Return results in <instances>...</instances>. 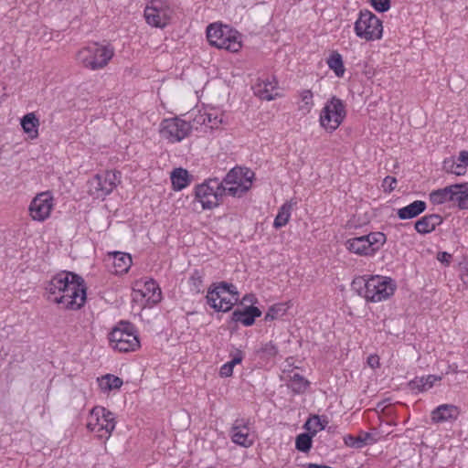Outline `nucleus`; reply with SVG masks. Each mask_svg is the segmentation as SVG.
Returning <instances> with one entry per match:
<instances>
[{
    "mask_svg": "<svg viewBox=\"0 0 468 468\" xmlns=\"http://www.w3.org/2000/svg\"><path fill=\"white\" fill-rule=\"evenodd\" d=\"M47 299L65 309L77 311L85 305L87 287L84 279L79 274L62 271L55 274L45 285Z\"/></svg>",
    "mask_w": 468,
    "mask_h": 468,
    "instance_id": "f257e3e1",
    "label": "nucleus"
},
{
    "mask_svg": "<svg viewBox=\"0 0 468 468\" xmlns=\"http://www.w3.org/2000/svg\"><path fill=\"white\" fill-rule=\"evenodd\" d=\"M359 296L367 302L378 303L388 299L395 292L396 283L391 278L379 275L358 276L351 283Z\"/></svg>",
    "mask_w": 468,
    "mask_h": 468,
    "instance_id": "f03ea898",
    "label": "nucleus"
},
{
    "mask_svg": "<svg viewBox=\"0 0 468 468\" xmlns=\"http://www.w3.org/2000/svg\"><path fill=\"white\" fill-rule=\"evenodd\" d=\"M110 346L119 352H133L140 347L134 325L127 321L119 322L108 335Z\"/></svg>",
    "mask_w": 468,
    "mask_h": 468,
    "instance_id": "7ed1b4c3",
    "label": "nucleus"
},
{
    "mask_svg": "<svg viewBox=\"0 0 468 468\" xmlns=\"http://www.w3.org/2000/svg\"><path fill=\"white\" fill-rule=\"evenodd\" d=\"M113 55L114 48L111 45L100 46L93 43L80 49L76 58L83 67L97 70L107 66Z\"/></svg>",
    "mask_w": 468,
    "mask_h": 468,
    "instance_id": "20e7f679",
    "label": "nucleus"
},
{
    "mask_svg": "<svg viewBox=\"0 0 468 468\" xmlns=\"http://www.w3.org/2000/svg\"><path fill=\"white\" fill-rule=\"evenodd\" d=\"M207 38L211 46L230 52H238L241 48L237 32L221 24H210L207 28Z\"/></svg>",
    "mask_w": 468,
    "mask_h": 468,
    "instance_id": "39448f33",
    "label": "nucleus"
},
{
    "mask_svg": "<svg viewBox=\"0 0 468 468\" xmlns=\"http://www.w3.org/2000/svg\"><path fill=\"white\" fill-rule=\"evenodd\" d=\"M354 30L359 38L366 41L378 40L383 35L382 21L371 11L360 10Z\"/></svg>",
    "mask_w": 468,
    "mask_h": 468,
    "instance_id": "423d86ee",
    "label": "nucleus"
},
{
    "mask_svg": "<svg viewBox=\"0 0 468 468\" xmlns=\"http://www.w3.org/2000/svg\"><path fill=\"white\" fill-rule=\"evenodd\" d=\"M346 117V104L336 96L331 97L321 111L319 122L327 132H335Z\"/></svg>",
    "mask_w": 468,
    "mask_h": 468,
    "instance_id": "0eeeda50",
    "label": "nucleus"
},
{
    "mask_svg": "<svg viewBox=\"0 0 468 468\" xmlns=\"http://www.w3.org/2000/svg\"><path fill=\"white\" fill-rule=\"evenodd\" d=\"M114 414L103 407L96 406L90 413L87 428L100 439H109L115 429Z\"/></svg>",
    "mask_w": 468,
    "mask_h": 468,
    "instance_id": "6e6552de",
    "label": "nucleus"
},
{
    "mask_svg": "<svg viewBox=\"0 0 468 468\" xmlns=\"http://www.w3.org/2000/svg\"><path fill=\"white\" fill-rule=\"evenodd\" d=\"M173 9L167 0H150L144 11L146 23L157 28H165L170 24Z\"/></svg>",
    "mask_w": 468,
    "mask_h": 468,
    "instance_id": "1a4fd4ad",
    "label": "nucleus"
},
{
    "mask_svg": "<svg viewBox=\"0 0 468 468\" xmlns=\"http://www.w3.org/2000/svg\"><path fill=\"white\" fill-rule=\"evenodd\" d=\"M219 179L208 178L195 187V200L201 203L203 209H213L218 207L221 201Z\"/></svg>",
    "mask_w": 468,
    "mask_h": 468,
    "instance_id": "9d476101",
    "label": "nucleus"
},
{
    "mask_svg": "<svg viewBox=\"0 0 468 468\" xmlns=\"http://www.w3.org/2000/svg\"><path fill=\"white\" fill-rule=\"evenodd\" d=\"M120 172L105 171L97 174L88 181V193L94 198H104L117 186Z\"/></svg>",
    "mask_w": 468,
    "mask_h": 468,
    "instance_id": "9b49d317",
    "label": "nucleus"
},
{
    "mask_svg": "<svg viewBox=\"0 0 468 468\" xmlns=\"http://www.w3.org/2000/svg\"><path fill=\"white\" fill-rule=\"evenodd\" d=\"M191 131V122L178 117L165 119L160 125L161 135L171 143L181 142L190 134Z\"/></svg>",
    "mask_w": 468,
    "mask_h": 468,
    "instance_id": "f8f14e48",
    "label": "nucleus"
},
{
    "mask_svg": "<svg viewBox=\"0 0 468 468\" xmlns=\"http://www.w3.org/2000/svg\"><path fill=\"white\" fill-rule=\"evenodd\" d=\"M53 206V197L50 192H42L30 202L29 215L35 221H45L49 218Z\"/></svg>",
    "mask_w": 468,
    "mask_h": 468,
    "instance_id": "ddd939ff",
    "label": "nucleus"
},
{
    "mask_svg": "<svg viewBox=\"0 0 468 468\" xmlns=\"http://www.w3.org/2000/svg\"><path fill=\"white\" fill-rule=\"evenodd\" d=\"M207 304L213 308L216 312H229L232 309L233 305L238 302L239 298L234 296H229L226 293L208 288L206 296Z\"/></svg>",
    "mask_w": 468,
    "mask_h": 468,
    "instance_id": "4468645a",
    "label": "nucleus"
},
{
    "mask_svg": "<svg viewBox=\"0 0 468 468\" xmlns=\"http://www.w3.org/2000/svg\"><path fill=\"white\" fill-rule=\"evenodd\" d=\"M250 420L246 419H237L230 430L231 441L245 448L250 447L254 440L250 433Z\"/></svg>",
    "mask_w": 468,
    "mask_h": 468,
    "instance_id": "2eb2a0df",
    "label": "nucleus"
},
{
    "mask_svg": "<svg viewBox=\"0 0 468 468\" xmlns=\"http://www.w3.org/2000/svg\"><path fill=\"white\" fill-rule=\"evenodd\" d=\"M136 286L137 288L134 289V292L140 294L142 298H144L148 304L154 305L161 301V289L153 279H149L144 282H137Z\"/></svg>",
    "mask_w": 468,
    "mask_h": 468,
    "instance_id": "dca6fc26",
    "label": "nucleus"
},
{
    "mask_svg": "<svg viewBox=\"0 0 468 468\" xmlns=\"http://www.w3.org/2000/svg\"><path fill=\"white\" fill-rule=\"evenodd\" d=\"M461 414L459 407L453 404H441L431 412L432 423H444L455 421Z\"/></svg>",
    "mask_w": 468,
    "mask_h": 468,
    "instance_id": "f3484780",
    "label": "nucleus"
},
{
    "mask_svg": "<svg viewBox=\"0 0 468 468\" xmlns=\"http://www.w3.org/2000/svg\"><path fill=\"white\" fill-rule=\"evenodd\" d=\"M277 80L274 77H267L265 79H259L257 83L252 87L254 94L261 100L271 101L274 100L278 93H273L277 89Z\"/></svg>",
    "mask_w": 468,
    "mask_h": 468,
    "instance_id": "a211bd4d",
    "label": "nucleus"
},
{
    "mask_svg": "<svg viewBox=\"0 0 468 468\" xmlns=\"http://www.w3.org/2000/svg\"><path fill=\"white\" fill-rule=\"evenodd\" d=\"M261 315V311L253 305L237 308L231 314V321L240 323L244 326H251L254 324L256 318Z\"/></svg>",
    "mask_w": 468,
    "mask_h": 468,
    "instance_id": "6ab92c4d",
    "label": "nucleus"
},
{
    "mask_svg": "<svg viewBox=\"0 0 468 468\" xmlns=\"http://www.w3.org/2000/svg\"><path fill=\"white\" fill-rule=\"evenodd\" d=\"M443 218L439 214H429L421 217L414 223L415 230L420 235L431 233L441 225Z\"/></svg>",
    "mask_w": 468,
    "mask_h": 468,
    "instance_id": "aec40b11",
    "label": "nucleus"
},
{
    "mask_svg": "<svg viewBox=\"0 0 468 468\" xmlns=\"http://www.w3.org/2000/svg\"><path fill=\"white\" fill-rule=\"evenodd\" d=\"M427 208V204L422 200H415L397 211L399 219H412L422 214Z\"/></svg>",
    "mask_w": 468,
    "mask_h": 468,
    "instance_id": "412c9836",
    "label": "nucleus"
},
{
    "mask_svg": "<svg viewBox=\"0 0 468 468\" xmlns=\"http://www.w3.org/2000/svg\"><path fill=\"white\" fill-rule=\"evenodd\" d=\"M255 355L261 362L269 364L279 356V347L273 341L261 342Z\"/></svg>",
    "mask_w": 468,
    "mask_h": 468,
    "instance_id": "4be33fe9",
    "label": "nucleus"
},
{
    "mask_svg": "<svg viewBox=\"0 0 468 468\" xmlns=\"http://www.w3.org/2000/svg\"><path fill=\"white\" fill-rule=\"evenodd\" d=\"M367 239H366L365 235L360 237H355L352 239H348L346 242V249L355 254L360 256H372V250L367 246Z\"/></svg>",
    "mask_w": 468,
    "mask_h": 468,
    "instance_id": "5701e85b",
    "label": "nucleus"
},
{
    "mask_svg": "<svg viewBox=\"0 0 468 468\" xmlns=\"http://www.w3.org/2000/svg\"><path fill=\"white\" fill-rule=\"evenodd\" d=\"M192 181V176L184 168H175L171 173V182L174 190L180 191L186 187Z\"/></svg>",
    "mask_w": 468,
    "mask_h": 468,
    "instance_id": "b1692460",
    "label": "nucleus"
},
{
    "mask_svg": "<svg viewBox=\"0 0 468 468\" xmlns=\"http://www.w3.org/2000/svg\"><path fill=\"white\" fill-rule=\"evenodd\" d=\"M344 442L348 447L361 449L367 444H372L376 442V439L369 432H361L356 437L351 434L345 436Z\"/></svg>",
    "mask_w": 468,
    "mask_h": 468,
    "instance_id": "393cba45",
    "label": "nucleus"
},
{
    "mask_svg": "<svg viewBox=\"0 0 468 468\" xmlns=\"http://www.w3.org/2000/svg\"><path fill=\"white\" fill-rule=\"evenodd\" d=\"M21 126L30 139H35L38 136L39 120L34 112H29L23 116Z\"/></svg>",
    "mask_w": 468,
    "mask_h": 468,
    "instance_id": "a878e982",
    "label": "nucleus"
},
{
    "mask_svg": "<svg viewBox=\"0 0 468 468\" xmlns=\"http://www.w3.org/2000/svg\"><path fill=\"white\" fill-rule=\"evenodd\" d=\"M430 201L433 205H441L447 202L454 201L453 187L451 186L433 190L429 195Z\"/></svg>",
    "mask_w": 468,
    "mask_h": 468,
    "instance_id": "bb28decb",
    "label": "nucleus"
},
{
    "mask_svg": "<svg viewBox=\"0 0 468 468\" xmlns=\"http://www.w3.org/2000/svg\"><path fill=\"white\" fill-rule=\"evenodd\" d=\"M454 201L460 209L468 208V183L452 185Z\"/></svg>",
    "mask_w": 468,
    "mask_h": 468,
    "instance_id": "cd10ccee",
    "label": "nucleus"
},
{
    "mask_svg": "<svg viewBox=\"0 0 468 468\" xmlns=\"http://www.w3.org/2000/svg\"><path fill=\"white\" fill-rule=\"evenodd\" d=\"M310 382L303 376L295 373L290 377L287 387L293 394H303L309 388Z\"/></svg>",
    "mask_w": 468,
    "mask_h": 468,
    "instance_id": "c85d7f7f",
    "label": "nucleus"
},
{
    "mask_svg": "<svg viewBox=\"0 0 468 468\" xmlns=\"http://www.w3.org/2000/svg\"><path fill=\"white\" fill-rule=\"evenodd\" d=\"M132 265V258L130 254L120 251L113 253V266L116 273L127 272Z\"/></svg>",
    "mask_w": 468,
    "mask_h": 468,
    "instance_id": "c756f323",
    "label": "nucleus"
},
{
    "mask_svg": "<svg viewBox=\"0 0 468 468\" xmlns=\"http://www.w3.org/2000/svg\"><path fill=\"white\" fill-rule=\"evenodd\" d=\"M326 63L329 69L335 72L336 77L342 78L344 76L346 69L340 53L333 51L327 58Z\"/></svg>",
    "mask_w": 468,
    "mask_h": 468,
    "instance_id": "7c9ffc66",
    "label": "nucleus"
},
{
    "mask_svg": "<svg viewBox=\"0 0 468 468\" xmlns=\"http://www.w3.org/2000/svg\"><path fill=\"white\" fill-rule=\"evenodd\" d=\"M442 169L448 174L455 176H463L466 173V165L456 160L454 157L447 158L443 161Z\"/></svg>",
    "mask_w": 468,
    "mask_h": 468,
    "instance_id": "2f4dec72",
    "label": "nucleus"
},
{
    "mask_svg": "<svg viewBox=\"0 0 468 468\" xmlns=\"http://www.w3.org/2000/svg\"><path fill=\"white\" fill-rule=\"evenodd\" d=\"M317 433V430L314 429L311 432H304L297 435L295 439V448L302 452H308L313 445V437Z\"/></svg>",
    "mask_w": 468,
    "mask_h": 468,
    "instance_id": "473e14b6",
    "label": "nucleus"
},
{
    "mask_svg": "<svg viewBox=\"0 0 468 468\" xmlns=\"http://www.w3.org/2000/svg\"><path fill=\"white\" fill-rule=\"evenodd\" d=\"M122 379L112 374H106L99 379V385L103 391L119 389L122 386Z\"/></svg>",
    "mask_w": 468,
    "mask_h": 468,
    "instance_id": "72a5a7b5",
    "label": "nucleus"
},
{
    "mask_svg": "<svg viewBox=\"0 0 468 468\" xmlns=\"http://www.w3.org/2000/svg\"><path fill=\"white\" fill-rule=\"evenodd\" d=\"M219 190L221 192V201L223 202V198L226 196L233 197H241L248 192V186H239L236 185H227L224 186L222 183H219Z\"/></svg>",
    "mask_w": 468,
    "mask_h": 468,
    "instance_id": "f704fd0d",
    "label": "nucleus"
},
{
    "mask_svg": "<svg viewBox=\"0 0 468 468\" xmlns=\"http://www.w3.org/2000/svg\"><path fill=\"white\" fill-rule=\"evenodd\" d=\"M291 212H292V204L286 202L284 203L278 211V214L276 215L274 221H273V227L278 229L282 227H284L290 218H291Z\"/></svg>",
    "mask_w": 468,
    "mask_h": 468,
    "instance_id": "c9c22d12",
    "label": "nucleus"
},
{
    "mask_svg": "<svg viewBox=\"0 0 468 468\" xmlns=\"http://www.w3.org/2000/svg\"><path fill=\"white\" fill-rule=\"evenodd\" d=\"M366 239H367V246L372 250V254L374 255L380 248L386 243L387 238L386 235L382 232H371L367 235H365Z\"/></svg>",
    "mask_w": 468,
    "mask_h": 468,
    "instance_id": "e433bc0d",
    "label": "nucleus"
},
{
    "mask_svg": "<svg viewBox=\"0 0 468 468\" xmlns=\"http://www.w3.org/2000/svg\"><path fill=\"white\" fill-rule=\"evenodd\" d=\"M289 309V303H278L271 307H269L264 320L265 321H273L280 317H282Z\"/></svg>",
    "mask_w": 468,
    "mask_h": 468,
    "instance_id": "4c0bfd02",
    "label": "nucleus"
},
{
    "mask_svg": "<svg viewBox=\"0 0 468 468\" xmlns=\"http://www.w3.org/2000/svg\"><path fill=\"white\" fill-rule=\"evenodd\" d=\"M239 175H237V184L236 186H248V191L251 188L252 186V179L254 178V172L251 171L249 168H242L239 167V171L238 172Z\"/></svg>",
    "mask_w": 468,
    "mask_h": 468,
    "instance_id": "58836bf2",
    "label": "nucleus"
},
{
    "mask_svg": "<svg viewBox=\"0 0 468 468\" xmlns=\"http://www.w3.org/2000/svg\"><path fill=\"white\" fill-rule=\"evenodd\" d=\"M327 423L328 421L325 419L322 420L318 415H312L304 423L303 428L309 432L313 431L314 429L318 431L324 430Z\"/></svg>",
    "mask_w": 468,
    "mask_h": 468,
    "instance_id": "ea45409f",
    "label": "nucleus"
},
{
    "mask_svg": "<svg viewBox=\"0 0 468 468\" xmlns=\"http://www.w3.org/2000/svg\"><path fill=\"white\" fill-rule=\"evenodd\" d=\"M300 97L303 104L299 106V110L309 113L313 109L314 103V94L311 90H303L300 91Z\"/></svg>",
    "mask_w": 468,
    "mask_h": 468,
    "instance_id": "a19ab883",
    "label": "nucleus"
},
{
    "mask_svg": "<svg viewBox=\"0 0 468 468\" xmlns=\"http://www.w3.org/2000/svg\"><path fill=\"white\" fill-rule=\"evenodd\" d=\"M210 287L220 292L221 293H226L229 296H234L239 298V292L237 290V287L232 283L227 282H220L212 283Z\"/></svg>",
    "mask_w": 468,
    "mask_h": 468,
    "instance_id": "79ce46f5",
    "label": "nucleus"
},
{
    "mask_svg": "<svg viewBox=\"0 0 468 468\" xmlns=\"http://www.w3.org/2000/svg\"><path fill=\"white\" fill-rule=\"evenodd\" d=\"M408 388L414 394H419L420 392L426 391L424 380L423 378L421 377H416L415 378L410 380L408 383Z\"/></svg>",
    "mask_w": 468,
    "mask_h": 468,
    "instance_id": "37998d69",
    "label": "nucleus"
},
{
    "mask_svg": "<svg viewBox=\"0 0 468 468\" xmlns=\"http://www.w3.org/2000/svg\"><path fill=\"white\" fill-rule=\"evenodd\" d=\"M206 118L207 127L210 130L217 129L222 122L221 117H219L216 112H206Z\"/></svg>",
    "mask_w": 468,
    "mask_h": 468,
    "instance_id": "c03bdc74",
    "label": "nucleus"
},
{
    "mask_svg": "<svg viewBox=\"0 0 468 468\" xmlns=\"http://www.w3.org/2000/svg\"><path fill=\"white\" fill-rule=\"evenodd\" d=\"M202 282L203 280L198 271H195L194 273L189 278L191 290L197 293H199L201 292Z\"/></svg>",
    "mask_w": 468,
    "mask_h": 468,
    "instance_id": "a18cd8bd",
    "label": "nucleus"
},
{
    "mask_svg": "<svg viewBox=\"0 0 468 468\" xmlns=\"http://www.w3.org/2000/svg\"><path fill=\"white\" fill-rule=\"evenodd\" d=\"M239 171V166H236L232 169H230L228 174L225 176V177L219 181V183H222V185L224 186H227V185H235L237 184V175L238 172Z\"/></svg>",
    "mask_w": 468,
    "mask_h": 468,
    "instance_id": "49530a36",
    "label": "nucleus"
},
{
    "mask_svg": "<svg viewBox=\"0 0 468 468\" xmlns=\"http://www.w3.org/2000/svg\"><path fill=\"white\" fill-rule=\"evenodd\" d=\"M373 8L379 12H387L390 8V0H370Z\"/></svg>",
    "mask_w": 468,
    "mask_h": 468,
    "instance_id": "de8ad7c7",
    "label": "nucleus"
},
{
    "mask_svg": "<svg viewBox=\"0 0 468 468\" xmlns=\"http://www.w3.org/2000/svg\"><path fill=\"white\" fill-rule=\"evenodd\" d=\"M206 111L204 112H201L199 111L197 112V114H196V116L193 118V121L191 122V125H192V129L193 128H196L197 129V126L198 125H204L207 127V120H206Z\"/></svg>",
    "mask_w": 468,
    "mask_h": 468,
    "instance_id": "09e8293b",
    "label": "nucleus"
},
{
    "mask_svg": "<svg viewBox=\"0 0 468 468\" xmlns=\"http://www.w3.org/2000/svg\"><path fill=\"white\" fill-rule=\"evenodd\" d=\"M234 367L235 365H233L231 361L225 363L219 369V375L223 378L231 377L233 374Z\"/></svg>",
    "mask_w": 468,
    "mask_h": 468,
    "instance_id": "8fccbe9b",
    "label": "nucleus"
},
{
    "mask_svg": "<svg viewBox=\"0 0 468 468\" xmlns=\"http://www.w3.org/2000/svg\"><path fill=\"white\" fill-rule=\"evenodd\" d=\"M397 185V179L393 176H386L383 180V187L385 188V191L391 192L395 189Z\"/></svg>",
    "mask_w": 468,
    "mask_h": 468,
    "instance_id": "3c124183",
    "label": "nucleus"
},
{
    "mask_svg": "<svg viewBox=\"0 0 468 468\" xmlns=\"http://www.w3.org/2000/svg\"><path fill=\"white\" fill-rule=\"evenodd\" d=\"M425 384L426 390L431 388L436 381H439L441 379V377H438L436 375H428L426 377H422Z\"/></svg>",
    "mask_w": 468,
    "mask_h": 468,
    "instance_id": "603ef678",
    "label": "nucleus"
},
{
    "mask_svg": "<svg viewBox=\"0 0 468 468\" xmlns=\"http://www.w3.org/2000/svg\"><path fill=\"white\" fill-rule=\"evenodd\" d=\"M437 260L441 263L448 266V265H450V263L452 260V255L446 251H441V252H438V254H437Z\"/></svg>",
    "mask_w": 468,
    "mask_h": 468,
    "instance_id": "864d4df0",
    "label": "nucleus"
},
{
    "mask_svg": "<svg viewBox=\"0 0 468 468\" xmlns=\"http://www.w3.org/2000/svg\"><path fill=\"white\" fill-rule=\"evenodd\" d=\"M230 356H231V363L233 365H238V364H240L244 358V354L241 350L239 349H236L235 353H231L230 354Z\"/></svg>",
    "mask_w": 468,
    "mask_h": 468,
    "instance_id": "5fc2aeb1",
    "label": "nucleus"
},
{
    "mask_svg": "<svg viewBox=\"0 0 468 468\" xmlns=\"http://www.w3.org/2000/svg\"><path fill=\"white\" fill-rule=\"evenodd\" d=\"M367 364L371 368H377L379 367V357L378 355H370L367 357Z\"/></svg>",
    "mask_w": 468,
    "mask_h": 468,
    "instance_id": "6e6d98bb",
    "label": "nucleus"
},
{
    "mask_svg": "<svg viewBox=\"0 0 468 468\" xmlns=\"http://www.w3.org/2000/svg\"><path fill=\"white\" fill-rule=\"evenodd\" d=\"M458 161L463 163L466 166L468 165V151L463 150L459 153Z\"/></svg>",
    "mask_w": 468,
    "mask_h": 468,
    "instance_id": "4d7b16f0",
    "label": "nucleus"
},
{
    "mask_svg": "<svg viewBox=\"0 0 468 468\" xmlns=\"http://www.w3.org/2000/svg\"><path fill=\"white\" fill-rule=\"evenodd\" d=\"M306 468H334V467H331V466H327V465H324V464H317V463H307L305 465Z\"/></svg>",
    "mask_w": 468,
    "mask_h": 468,
    "instance_id": "13d9d810",
    "label": "nucleus"
},
{
    "mask_svg": "<svg viewBox=\"0 0 468 468\" xmlns=\"http://www.w3.org/2000/svg\"><path fill=\"white\" fill-rule=\"evenodd\" d=\"M256 301H257V299L255 298V296L253 294H246L242 298V303H244V302L253 303V302H256Z\"/></svg>",
    "mask_w": 468,
    "mask_h": 468,
    "instance_id": "bf43d9fd",
    "label": "nucleus"
},
{
    "mask_svg": "<svg viewBox=\"0 0 468 468\" xmlns=\"http://www.w3.org/2000/svg\"><path fill=\"white\" fill-rule=\"evenodd\" d=\"M401 225H402V226H404V227H407V226H409V225H410V223L401 224Z\"/></svg>",
    "mask_w": 468,
    "mask_h": 468,
    "instance_id": "052dcab7",
    "label": "nucleus"
}]
</instances>
